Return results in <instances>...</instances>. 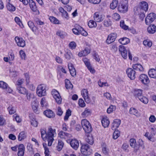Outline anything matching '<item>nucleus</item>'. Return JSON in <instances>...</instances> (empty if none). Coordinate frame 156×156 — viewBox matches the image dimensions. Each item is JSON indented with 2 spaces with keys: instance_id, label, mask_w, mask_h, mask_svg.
<instances>
[{
  "instance_id": "obj_19",
  "label": "nucleus",
  "mask_w": 156,
  "mask_h": 156,
  "mask_svg": "<svg viewBox=\"0 0 156 156\" xmlns=\"http://www.w3.org/2000/svg\"><path fill=\"white\" fill-rule=\"evenodd\" d=\"M121 121L120 119H117L114 120L112 125V128L115 130L117 128L120 124Z\"/></svg>"
},
{
  "instance_id": "obj_32",
  "label": "nucleus",
  "mask_w": 156,
  "mask_h": 156,
  "mask_svg": "<svg viewBox=\"0 0 156 156\" xmlns=\"http://www.w3.org/2000/svg\"><path fill=\"white\" fill-rule=\"evenodd\" d=\"M132 67L134 69L142 72L143 70V68L142 66L139 64H133Z\"/></svg>"
},
{
  "instance_id": "obj_24",
  "label": "nucleus",
  "mask_w": 156,
  "mask_h": 156,
  "mask_svg": "<svg viewBox=\"0 0 156 156\" xmlns=\"http://www.w3.org/2000/svg\"><path fill=\"white\" fill-rule=\"evenodd\" d=\"M28 3L31 9L34 12H36L37 8L35 2L33 0H29Z\"/></svg>"
},
{
  "instance_id": "obj_2",
  "label": "nucleus",
  "mask_w": 156,
  "mask_h": 156,
  "mask_svg": "<svg viewBox=\"0 0 156 156\" xmlns=\"http://www.w3.org/2000/svg\"><path fill=\"white\" fill-rule=\"evenodd\" d=\"M148 9L147 3L145 1L140 2L138 7H136L134 8L135 14H139L140 11L146 12Z\"/></svg>"
},
{
  "instance_id": "obj_47",
  "label": "nucleus",
  "mask_w": 156,
  "mask_h": 156,
  "mask_svg": "<svg viewBox=\"0 0 156 156\" xmlns=\"http://www.w3.org/2000/svg\"><path fill=\"white\" fill-rule=\"evenodd\" d=\"M143 44L146 47H151L152 45L151 41L149 40H145L143 42Z\"/></svg>"
},
{
  "instance_id": "obj_16",
  "label": "nucleus",
  "mask_w": 156,
  "mask_h": 156,
  "mask_svg": "<svg viewBox=\"0 0 156 156\" xmlns=\"http://www.w3.org/2000/svg\"><path fill=\"white\" fill-rule=\"evenodd\" d=\"M28 25L31 30L35 34L37 35L38 34V28L35 26L34 23L31 21H29L27 23Z\"/></svg>"
},
{
  "instance_id": "obj_49",
  "label": "nucleus",
  "mask_w": 156,
  "mask_h": 156,
  "mask_svg": "<svg viewBox=\"0 0 156 156\" xmlns=\"http://www.w3.org/2000/svg\"><path fill=\"white\" fill-rule=\"evenodd\" d=\"M139 100L144 104H147L148 102V99L145 97L143 96L139 97Z\"/></svg>"
},
{
  "instance_id": "obj_25",
  "label": "nucleus",
  "mask_w": 156,
  "mask_h": 156,
  "mask_svg": "<svg viewBox=\"0 0 156 156\" xmlns=\"http://www.w3.org/2000/svg\"><path fill=\"white\" fill-rule=\"evenodd\" d=\"M91 113V110L89 108H86L85 110L82 113L81 115L83 118L86 117L90 115Z\"/></svg>"
},
{
  "instance_id": "obj_38",
  "label": "nucleus",
  "mask_w": 156,
  "mask_h": 156,
  "mask_svg": "<svg viewBox=\"0 0 156 156\" xmlns=\"http://www.w3.org/2000/svg\"><path fill=\"white\" fill-rule=\"evenodd\" d=\"M129 112L130 114L135 115L136 116H138L139 115L137 110L133 108H130Z\"/></svg>"
},
{
  "instance_id": "obj_35",
  "label": "nucleus",
  "mask_w": 156,
  "mask_h": 156,
  "mask_svg": "<svg viewBox=\"0 0 156 156\" xmlns=\"http://www.w3.org/2000/svg\"><path fill=\"white\" fill-rule=\"evenodd\" d=\"M7 109L9 112V114L10 115L15 113L16 111V108L12 105H9L8 108Z\"/></svg>"
},
{
  "instance_id": "obj_59",
  "label": "nucleus",
  "mask_w": 156,
  "mask_h": 156,
  "mask_svg": "<svg viewBox=\"0 0 156 156\" xmlns=\"http://www.w3.org/2000/svg\"><path fill=\"white\" fill-rule=\"evenodd\" d=\"M144 12L140 11L139 14H135L136 15H139V18L141 20H143L145 17Z\"/></svg>"
},
{
  "instance_id": "obj_44",
  "label": "nucleus",
  "mask_w": 156,
  "mask_h": 156,
  "mask_svg": "<svg viewBox=\"0 0 156 156\" xmlns=\"http://www.w3.org/2000/svg\"><path fill=\"white\" fill-rule=\"evenodd\" d=\"M79 27H81L80 26H77L75 28H73L72 29V31L73 33L75 34L78 35L80 34V31L79 30H80V28Z\"/></svg>"
},
{
  "instance_id": "obj_46",
  "label": "nucleus",
  "mask_w": 156,
  "mask_h": 156,
  "mask_svg": "<svg viewBox=\"0 0 156 156\" xmlns=\"http://www.w3.org/2000/svg\"><path fill=\"white\" fill-rule=\"evenodd\" d=\"M32 108L34 111L36 113L38 114L39 111L38 110V104L36 103H32Z\"/></svg>"
},
{
  "instance_id": "obj_4",
  "label": "nucleus",
  "mask_w": 156,
  "mask_h": 156,
  "mask_svg": "<svg viewBox=\"0 0 156 156\" xmlns=\"http://www.w3.org/2000/svg\"><path fill=\"white\" fill-rule=\"evenodd\" d=\"M119 51L121 53L122 57L124 59H126L127 58V52L128 53V57L129 59L132 60V56L129 50H128L127 51L125 47L122 45L119 46Z\"/></svg>"
},
{
  "instance_id": "obj_29",
  "label": "nucleus",
  "mask_w": 156,
  "mask_h": 156,
  "mask_svg": "<svg viewBox=\"0 0 156 156\" xmlns=\"http://www.w3.org/2000/svg\"><path fill=\"white\" fill-rule=\"evenodd\" d=\"M134 94L135 96L137 97L138 98H139V97L143 96L142 95V90L136 89H135L134 90Z\"/></svg>"
},
{
  "instance_id": "obj_20",
  "label": "nucleus",
  "mask_w": 156,
  "mask_h": 156,
  "mask_svg": "<svg viewBox=\"0 0 156 156\" xmlns=\"http://www.w3.org/2000/svg\"><path fill=\"white\" fill-rule=\"evenodd\" d=\"M70 145L73 148L76 150L79 147V143L77 140L72 139L70 141Z\"/></svg>"
},
{
  "instance_id": "obj_10",
  "label": "nucleus",
  "mask_w": 156,
  "mask_h": 156,
  "mask_svg": "<svg viewBox=\"0 0 156 156\" xmlns=\"http://www.w3.org/2000/svg\"><path fill=\"white\" fill-rule=\"evenodd\" d=\"M126 73L128 77L132 80H134L136 78V72L131 68H128L126 71Z\"/></svg>"
},
{
  "instance_id": "obj_17",
  "label": "nucleus",
  "mask_w": 156,
  "mask_h": 156,
  "mask_svg": "<svg viewBox=\"0 0 156 156\" xmlns=\"http://www.w3.org/2000/svg\"><path fill=\"white\" fill-rule=\"evenodd\" d=\"M83 61L88 70L91 73H93L95 72V70L93 69L91 66L88 59L87 58H84L83 59Z\"/></svg>"
},
{
  "instance_id": "obj_39",
  "label": "nucleus",
  "mask_w": 156,
  "mask_h": 156,
  "mask_svg": "<svg viewBox=\"0 0 156 156\" xmlns=\"http://www.w3.org/2000/svg\"><path fill=\"white\" fill-rule=\"evenodd\" d=\"M56 35L59 36L61 38H63L66 36L67 33L62 31L58 30L56 33Z\"/></svg>"
},
{
  "instance_id": "obj_31",
  "label": "nucleus",
  "mask_w": 156,
  "mask_h": 156,
  "mask_svg": "<svg viewBox=\"0 0 156 156\" xmlns=\"http://www.w3.org/2000/svg\"><path fill=\"white\" fill-rule=\"evenodd\" d=\"M130 146L133 148H135L137 150L138 149L136 140L134 138H131L129 140Z\"/></svg>"
},
{
  "instance_id": "obj_58",
  "label": "nucleus",
  "mask_w": 156,
  "mask_h": 156,
  "mask_svg": "<svg viewBox=\"0 0 156 156\" xmlns=\"http://www.w3.org/2000/svg\"><path fill=\"white\" fill-rule=\"evenodd\" d=\"M13 119H15L16 121L18 123L21 122L22 119L17 114H15L13 115Z\"/></svg>"
},
{
  "instance_id": "obj_53",
  "label": "nucleus",
  "mask_w": 156,
  "mask_h": 156,
  "mask_svg": "<svg viewBox=\"0 0 156 156\" xmlns=\"http://www.w3.org/2000/svg\"><path fill=\"white\" fill-rule=\"evenodd\" d=\"M34 21L37 25H42L44 24V23L41 21L40 19L35 18L34 19Z\"/></svg>"
},
{
  "instance_id": "obj_26",
  "label": "nucleus",
  "mask_w": 156,
  "mask_h": 156,
  "mask_svg": "<svg viewBox=\"0 0 156 156\" xmlns=\"http://www.w3.org/2000/svg\"><path fill=\"white\" fill-rule=\"evenodd\" d=\"M16 89L18 92L21 94L24 95L27 93V90L24 87L17 86Z\"/></svg>"
},
{
  "instance_id": "obj_5",
  "label": "nucleus",
  "mask_w": 156,
  "mask_h": 156,
  "mask_svg": "<svg viewBox=\"0 0 156 156\" xmlns=\"http://www.w3.org/2000/svg\"><path fill=\"white\" fill-rule=\"evenodd\" d=\"M81 123L83 128L85 132L87 133H90L92 130V128L90 122L86 119L82 120Z\"/></svg>"
},
{
  "instance_id": "obj_1",
  "label": "nucleus",
  "mask_w": 156,
  "mask_h": 156,
  "mask_svg": "<svg viewBox=\"0 0 156 156\" xmlns=\"http://www.w3.org/2000/svg\"><path fill=\"white\" fill-rule=\"evenodd\" d=\"M41 133L42 139L44 141L47 140L48 145L51 146L54 140V137L56 135L55 129L50 126L47 133L45 129H41Z\"/></svg>"
},
{
  "instance_id": "obj_30",
  "label": "nucleus",
  "mask_w": 156,
  "mask_h": 156,
  "mask_svg": "<svg viewBox=\"0 0 156 156\" xmlns=\"http://www.w3.org/2000/svg\"><path fill=\"white\" fill-rule=\"evenodd\" d=\"M101 123L104 128L108 127L109 124V121L107 118H104L101 120Z\"/></svg>"
},
{
  "instance_id": "obj_15",
  "label": "nucleus",
  "mask_w": 156,
  "mask_h": 156,
  "mask_svg": "<svg viewBox=\"0 0 156 156\" xmlns=\"http://www.w3.org/2000/svg\"><path fill=\"white\" fill-rule=\"evenodd\" d=\"M81 95L87 103L90 102V99L89 96L88 91L87 89H83L81 91Z\"/></svg>"
},
{
  "instance_id": "obj_6",
  "label": "nucleus",
  "mask_w": 156,
  "mask_h": 156,
  "mask_svg": "<svg viewBox=\"0 0 156 156\" xmlns=\"http://www.w3.org/2000/svg\"><path fill=\"white\" fill-rule=\"evenodd\" d=\"M81 152L83 155L87 156L92 153V150L88 144H83L81 147Z\"/></svg>"
},
{
  "instance_id": "obj_41",
  "label": "nucleus",
  "mask_w": 156,
  "mask_h": 156,
  "mask_svg": "<svg viewBox=\"0 0 156 156\" xmlns=\"http://www.w3.org/2000/svg\"><path fill=\"white\" fill-rule=\"evenodd\" d=\"M65 86L67 89H72L73 85L68 79L65 80Z\"/></svg>"
},
{
  "instance_id": "obj_13",
  "label": "nucleus",
  "mask_w": 156,
  "mask_h": 156,
  "mask_svg": "<svg viewBox=\"0 0 156 156\" xmlns=\"http://www.w3.org/2000/svg\"><path fill=\"white\" fill-rule=\"evenodd\" d=\"M139 80L143 84L146 85L149 83L150 81L147 75L142 74H141Z\"/></svg>"
},
{
  "instance_id": "obj_52",
  "label": "nucleus",
  "mask_w": 156,
  "mask_h": 156,
  "mask_svg": "<svg viewBox=\"0 0 156 156\" xmlns=\"http://www.w3.org/2000/svg\"><path fill=\"white\" fill-rule=\"evenodd\" d=\"M120 132L117 130H115L113 133V138L114 139H116L120 136Z\"/></svg>"
},
{
  "instance_id": "obj_40",
  "label": "nucleus",
  "mask_w": 156,
  "mask_h": 156,
  "mask_svg": "<svg viewBox=\"0 0 156 156\" xmlns=\"http://www.w3.org/2000/svg\"><path fill=\"white\" fill-rule=\"evenodd\" d=\"M69 134L62 131H60L58 133V136L61 138L66 139L69 135Z\"/></svg>"
},
{
  "instance_id": "obj_9",
  "label": "nucleus",
  "mask_w": 156,
  "mask_h": 156,
  "mask_svg": "<svg viewBox=\"0 0 156 156\" xmlns=\"http://www.w3.org/2000/svg\"><path fill=\"white\" fill-rule=\"evenodd\" d=\"M119 12L125 13L127 12L128 9V5L127 2L121 3L119 4L118 8Z\"/></svg>"
},
{
  "instance_id": "obj_56",
  "label": "nucleus",
  "mask_w": 156,
  "mask_h": 156,
  "mask_svg": "<svg viewBox=\"0 0 156 156\" xmlns=\"http://www.w3.org/2000/svg\"><path fill=\"white\" fill-rule=\"evenodd\" d=\"M102 150L103 153L105 154H108V149L107 148L105 144H103L102 147Z\"/></svg>"
},
{
  "instance_id": "obj_43",
  "label": "nucleus",
  "mask_w": 156,
  "mask_h": 156,
  "mask_svg": "<svg viewBox=\"0 0 156 156\" xmlns=\"http://www.w3.org/2000/svg\"><path fill=\"white\" fill-rule=\"evenodd\" d=\"M49 19L50 21L55 24H59V21L56 18L53 16H50Z\"/></svg>"
},
{
  "instance_id": "obj_36",
  "label": "nucleus",
  "mask_w": 156,
  "mask_h": 156,
  "mask_svg": "<svg viewBox=\"0 0 156 156\" xmlns=\"http://www.w3.org/2000/svg\"><path fill=\"white\" fill-rule=\"evenodd\" d=\"M118 4V0H112L110 5L111 9H115L117 6Z\"/></svg>"
},
{
  "instance_id": "obj_28",
  "label": "nucleus",
  "mask_w": 156,
  "mask_h": 156,
  "mask_svg": "<svg viewBox=\"0 0 156 156\" xmlns=\"http://www.w3.org/2000/svg\"><path fill=\"white\" fill-rule=\"evenodd\" d=\"M147 31L150 34H154L156 31V26L154 24L151 25L148 27Z\"/></svg>"
},
{
  "instance_id": "obj_18",
  "label": "nucleus",
  "mask_w": 156,
  "mask_h": 156,
  "mask_svg": "<svg viewBox=\"0 0 156 156\" xmlns=\"http://www.w3.org/2000/svg\"><path fill=\"white\" fill-rule=\"evenodd\" d=\"M68 66L70 71L71 75L73 77L75 76L76 75V72L75 69L73 65L71 63H69Z\"/></svg>"
},
{
  "instance_id": "obj_23",
  "label": "nucleus",
  "mask_w": 156,
  "mask_h": 156,
  "mask_svg": "<svg viewBox=\"0 0 156 156\" xmlns=\"http://www.w3.org/2000/svg\"><path fill=\"white\" fill-rule=\"evenodd\" d=\"M44 114L49 118H53L55 115L53 112L50 109L46 110L44 112Z\"/></svg>"
},
{
  "instance_id": "obj_45",
  "label": "nucleus",
  "mask_w": 156,
  "mask_h": 156,
  "mask_svg": "<svg viewBox=\"0 0 156 156\" xmlns=\"http://www.w3.org/2000/svg\"><path fill=\"white\" fill-rule=\"evenodd\" d=\"M116 109V107L115 105H111L107 109V112L110 114L113 111H115Z\"/></svg>"
},
{
  "instance_id": "obj_3",
  "label": "nucleus",
  "mask_w": 156,
  "mask_h": 156,
  "mask_svg": "<svg viewBox=\"0 0 156 156\" xmlns=\"http://www.w3.org/2000/svg\"><path fill=\"white\" fill-rule=\"evenodd\" d=\"M47 85L44 84H40L38 86L36 93L39 97H41L46 95Z\"/></svg>"
},
{
  "instance_id": "obj_62",
  "label": "nucleus",
  "mask_w": 156,
  "mask_h": 156,
  "mask_svg": "<svg viewBox=\"0 0 156 156\" xmlns=\"http://www.w3.org/2000/svg\"><path fill=\"white\" fill-rule=\"evenodd\" d=\"M8 57L9 58V60L10 61H12L13 60L14 58V53L12 51H10L9 53L8 54Z\"/></svg>"
},
{
  "instance_id": "obj_37",
  "label": "nucleus",
  "mask_w": 156,
  "mask_h": 156,
  "mask_svg": "<svg viewBox=\"0 0 156 156\" xmlns=\"http://www.w3.org/2000/svg\"><path fill=\"white\" fill-rule=\"evenodd\" d=\"M8 3L6 5V7L8 10L10 12H13L16 10L15 7L12 4L8 2Z\"/></svg>"
},
{
  "instance_id": "obj_48",
  "label": "nucleus",
  "mask_w": 156,
  "mask_h": 156,
  "mask_svg": "<svg viewBox=\"0 0 156 156\" xmlns=\"http://www.w3.org/2000/svg\"><path fill=\"white\" fill-rule=\"evenodd\" d=\"M64 144L63 142L61 140H58V145L57 147V149L58 151H59L62 149Z\"/></svg>"
},
{
  "instance_id": "obj_54",
  "label": "nucleus",
  "mask_w": 156,
  "mask_h": 156,
  "mask_svg": "<svg viewBox=\"0 0 156 156\" xmlns=\"http://www.w3.org/2000/svg\"><path fill=\"white\" fill-rule=\"evenodd\" d=\"M71 111L69 109H68L66 113V115L64 117V119L65 121L67 120L69 116L71 115Z\"/></svg>"
},
{
  "instance_id": "obj_34",
  "label": "nucleus",
  "mask_w": 156,
  "mask_h": 156,
  "mask_svg": "<svg viewBox=\"0 0 156 156\" xmlns=\"http://www.w3.org/2000/svg\"><path fill=\"white\" fill-rule=\"evenodd\" d=\"M119 42L121 44L125 45L129 42L130 41L129 38L126 37H123L119 40Z\"/></svg>"
},
{
  "instance_id": "obj_51",
  "label": "nucleus",
  "mask_w": 156,
  "mask_h": 156,
  "mask_svg": "<svg viewBox=\"0 0 156 156\" xmlns=\"http://www.w3.org/2000/svg\"><path fill=\"white\" fill-rule=\"evenodd\" d=\"M15 20L16 23L21 28L23 27V26L22 22L21 21L20 19L18 17H16L15 18Z\"/></svg>"
},
{
  "instance_id": "obj_22",
  "label": "nucleus",
  "mask_w": 156,
  "mask_h": 156,
  "mask_svg": "<svg viewBox=\"0 0 156 156\" xmlns=\"http://www.w3.org/2000/svg\"><path fill=\"white\" fill-rule=\"evenodd\" d=\"M17 155L18 156H23L25 151V147L23 144L19 145L18 148Z\"/></svg>"
},
{
  "instance_id": "obj_57",
  "label": "nucleus",
  "mask_w": 156,
  "mask_h": 156,
  "mask_svg": "<svg viewBox=\"0 0 156 156\" xmlns=\"http://www.w3.org/2000/svg\"><path fill=\"white\" fill-rule=\"evenodd\" d=\"M112 21L110 19L105 20L104 22V25L105 26L108 27L111 25Z\"/></svg>"
},
{
  "instance_id": "obj_12",
  "label": "nucleus",
  "mask_w": 156,
  "mask_h": 156,
  "mask_svg": "<svg viewBox=\"0 0 156 156\" xmlns=\"http://www.w3.org/2000/svg\"><path fill=\"white\" fill-rule=\"evenodd\" d=\"M15 40L18 46L23 47L25 46V42L22 38L16 36L15 37Z\"/></svg>"
},
{
  "instance_id": "obj_8",
  "label": "nucleus",
  "mask_w": 156,
  "mask_h": 156,
  "mask_svg": "<svg viewBox=\"0 0 156 156\" xmlns=\"http://www.w3.org/2000/svg\"><path fill=\"white\" fill-rule=\"evenodd\" d=\"M52 95L56 102L60 104L62 102V98L59 92L56 90H53L51 92Z\"/></svg>"
},
{
  "instance_id": "obj_14",
  "label": "nucleus",
  "mask_w": 156,
  "mask_h": 156,
  "mask_svg": "<svg viewBox=\"0 0 156 156\" xmlns=\"http://www.w3.org/2000/svg\"><path fill=\"white\" fill-rule=\"evenodd\" d=\"M104 16L98 12H95L93 16V18L95 21L97 22H100L103 20Z\"/></svg>"
},
{
  "instance_id": "obj_61",
  "label": "nucleus",
  "mask_w": 156,
  "mask_h": 156,
  "mask_svg": "<svg viewBox=\"0 0 156 156\" xmlns=\"http://www.w3.org/2000/svg\"><path fill=\"white\" fill-rule=\"evenodd\" d=\"M80 29V30H79L80 31V34H81L82 35L86 36H87L88 34L87 33L85 30H84L83 29L82 27H79Z\"/></svg>"
},
{
  "instance_id": "obj_50",
  "label": "nucleus",
  "mask_w": 156,
  "mask_h": 156,
  "mask_svg": "<svg viewBox=\"0 0 156 156\" xmlns=\"http://www.w3.org/2000/svg\"><path fill=\"white\" fill-rule=\"evenodd\" d=\"M64 56L66 59L68 60H70L73 57L72 53L70 52H66L64 54Z\"/></svg>"
},
{
  "instance_id": "obj_63",
  "label": "nucleus",
  "mask_w": 156,
  "mask_h": 156,
  "mask_svg": "<svg viewBox=\"0 0 156 156\" xmlns=\"http://www.w3.org/2000/svg\"><path fill=\"white\" fill-rule=\"evenodd\" d=\"M86 141L90 145H92L94 143V140L93 138L91 136L88 137L86 140Z\"/></svg>"
},
{
  "instance_id": "obj_7",
  "label": "nucleus",
  "mask_w": 156,
  "mask_h": 156,
  "mask_svg": "<svg viewBox=\"0 0 156 156\" xmlns=\"http://www.w3.org/2000/svg\"><path fill=\"white\" fill-rule=\"evenodd\" d=\"M156 19V14L154 13H151L148 14L145 20V22L147 25H149L153 22Z\"/></svg>"
},
{
  "instance_id": "obj_42",
  "label": "nucleus",
  "mask_w": 156,
  "mask_h": 156,
  "mask_svg": "<svg viewBox=\"0 0 156 156\" xmlns=\"http://www.w3.org/2000/svg\"><path fill=\"white\" fill-rule=\"evenodd\" d=\"M88 24L89 27L90 28L95 27L97 26L96 21L92 20H90L88 22Z\"/></svg>"
},
{
  "instance_id": "obj_60",
  "label": "nucleus",
  "mask_w": 156,
  "mask_h": 156,
  "mask_svg": "<svg viewBox=\"0 0 156 156\" xmlns=\"http://www.w3.org/2000/svg\"><path fill=\"white\" fill-rule=\"evenodd\" d=\"M8 87V85L6 83L3 81H0V88L5 89Z\"/></svg>"
},
{
  "instance_id": "obj_21",
  "label": "nucleus",
  "mask_w": 156,
  "mask_h": 156,
  "mask_svg": "<svg viewBox=\"0 0 156 156\" xmlns=\"http://www.w3.org/2000/svg\"><path fill=\"white\" fill-rule=\"evenodd\" d=\"M90 50L89 48H86L80 52L78 54V55L80 57L85 56L89 54L90 53Z\"/></svg>"
},
{
  "instance_id": "obj_55",
  "label": "nucleus",
  "mask_w": 156,
  "mask_h": 156,
  "mask_svg": "<svg viewBox=\"0 0 156 156\" xmlns=\"http://www.w3.org/2000/svg\"><path fill=\"white\" fill-rule=\"evenodd\" d=\"M120 26L123 29L125 30H127L128 29V27L125 24L124 21L122 20L120 22Z\"/></svg>"
},
{
  "instance_id": "obj_11",
  "label": "nucleus",
  "mask_w": 156,
  "mask_h": 156,
  "mask_svg": "<svg viewBox=\"0 0 156 156\" xmlns=\"http://www.w3.org/2000/svg\"><path fill=\"white\" fill-rule=\"evenodd\" d=\"M117 37V35L115 33H111L109 34L106 41L107 44H109L114 41Z\"/></svg>"
},
{
  "instance_id": "obj_33",
  "label": "nucleus",
  "mask_w": 156,
  "mask_h": 156,
  "mask_svg": "<svg viewBox=\"0 0 156 156\" xmlns=\"http://www.w3.org/2000/svg\"><path fill=\"white\" fill-rule=\"evenodd\" d=\"M149 76L151 78H156V70L153 69H150L148 72Z\"/></svg>"
},
{
  "instance_id": "obj_27",
  "label": "nucleus",
  "mask_w": 156,
  "mask_h": 156,
  "mask_svg": "<svg viewBox=\"0 0 156 156\" xmlns=\"http://www.w3.org/2000/svg\"><path fill=\"white\" fill-rule=\"evenodd\" d=\"M27 136V133L24 131L21 132L19 134L18 136V140L21 141L25 139Z\"/></svg>"
},
{
  "instance_id": "obj_64",
  "label": "nucleus",
  "mask_w": 156,
  "mask_h": 156,
  "mask_svg": "<svg viewBox=\"0 0 156 156\" xmlns=\"http://www.w3.org/2000/svg\"><path fill=\"white\" fill-rule=\"evenodd\" d=\"M112 18L114 20L117 21L119 20L120 17L119 14L115 13L113 14Z\"/></svg>"
}]
</instances>
